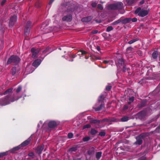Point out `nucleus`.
I'll list each match as a JSON object with an SVG mask.
<instances>
[{
  "mask_svg": "<svg viewBox=\"0 0 160 160\" xmlns=\"http://www.w3.org/2000/svg\"><path fill=\"white\" fill-rule=\"evenodd\" d=\"M22 89V87L21 86H18L16 90V93L14 95L13 97L11 96L12 93L13 92L12 88L8 89L4 93L0 94V95H7L4 98L0 99V106L6 105L18 100L21 97V96H18V93Z\"/></svg>",
  "mask_w": 160,
  "mask_h": 160,
  "instance_id": "nucleus-1",
  "label": "nucleus"
},
{
  "mask_svg": "<svg viewBox=\"0 0 160 160\" xmlns=\"http://www.w3.org/2000/svg\"><path fill=\"white\" fill-rule=\"evenodd\" d=\"M69 4L67 3L66 4H62L60 7V9L62 10H65L67 9L64 12V15L62 18V19L63 21L66 22H70L72 19V13L74 11V9L72 8V6L68 5Z\"/></svg>",
  "mask_w": 160,
  "mask_h": 160,
  "instance_id": "nucleus-2",
  "label": "nucleus"
},
{
  "mask_svg": "<svg viewBox=\"0 0 160 160\" xmlns=\"http://www.w3.org/2000/svg\"><path fill=\"white\" fill-rule=\"evenodd\" d=\"M104 98L103 95H100L98 98V102L93 107V108L96 111H99L101 110L104 106L103 104H102V101Z\"/></svg>",
  "mask_w": 160,
  "mask_h": 160,
  "instance_id": "nucleus-3",
  "label": "nucleus"
},
{
  "mask_svg": "<svg viewBox=\"0 0 160 160\" xmlns=\"http://www.w3.org/2000/svg\"><path fill=\"white\" fill-rule=\"evenodd\" d=\"M122 2H118L114 4H110L108 6L107 8L108 10H115L121 9L123 7Z\"/></svg>",
  "mask_w": 160,
  "mask_h": 160,
  "instance_id": "nucleus-4",
  "label": "nucleus"
},
{
  "mask_svg": "<svg viewBox=\"0 0 160 160\" xmlns=\"http://www.w3.org/2000/svg\"><path fill=\"white\" fill-rule=\"evenodd\" d=\"M20 61V58L16 56H11L8 59L7 62L8 64L12 63L13 65H15L19 63Z\"/></svg>",
  "mask_w": 160,
  "mask_h": 160,
  "instance_id": "nucleus-5",
  "label": "nucleus"
},
{
  "mask_svg": "<svg viewBox=\"0 0 160 160\" xmlns=\"http://www.w3.org/2000/svg\"><path fill=\"white\" fill-rule=\"evenodd\" d=\"M135 14H138V16L141 17H143L147 15L148 13V11L144 9H141V8H138L135 11Z\"/></svg>",
  "mask_w": 160,
  "mask_h": 160,
  "instance_id": "nucleus-6",
  "label": "nucleus"
},
{
  "mask_svg": "<svg viewBox=\"0 0 160 160\" xmlns=\"http://www.w3.org/2000/svg\"><path fill=\"white\" fill-rule=\"evenodd\" d=\"M32 26V23L30 21H28L27 22L26 25L24 34L26 36H27L28 35L29 32L30 31V28Z\"/></svg>",
  "mask_w": 160,
  "mask_h": 160,
  "instance_id": "nucleus-7",
  "label": "nucleus"
},
{
  "mask_svg": "<svg viewBox=\"0 0 160 160\" xmlns=\"http://www.w3.org/2000/svg\"><path fill=\"white\" fill-rule=\"evenodd\" d=\"M17 17L16 16L14 15L10 18L9 21V26H12L16 21Z\"/></svg>",
  "mask_w": 160,
  "mask_h": 160,
  "instance_id": "nucleus-8",
  "label": "nucleus"
},
{
  "mask_svg": "<svg viewBox=\"0 0 160 160\" xmlns=\"http://www.w3.org/2000/svg\"><path fill=\"white\" fill-rule=\"evenodd\" d=\"M124 61L122 58L118 59L116 61V64L117 67L120 68L121 67L124 65Z\"/></svg>",
  "mask_w": 160,
  "mask_h": 160,
  "instance_id": "nucleus-9",
  "label": "nucleus"
},
{
  "mask_svg": "<svg viewBox=\"0 0 160 160\" xmlns=\"http://www.w3.org/2000/svg\"><path fill=\"white\" fill-rule=\"evenodd\" d=\"M142 135L141 134L139 136L136 137V139L137 141L135 142V144L136 145H140L141 144L142 142Z\"/></svg>",
  "mask_w": 160,
  "mask_h": 160,
  "instance_id": "nucleus-10",
  "label": "nucleus"
},
{
  "mask_svg": "<svg viewBox=\"0 0 160 160\" xmlns=\"http://www.w3.org/2000/svg\"><path fill=\"white\" fill-rule=\"evenodd\" d=\"M56 126V123L54 121H50L48 123V127L47 130L49 131L50 130L51 128L55 127Z\"/></svg>",
  "mask_w": 160,
  "mask_h": 160,
  "instance_id": "nucleus-11",
  "label": "nucleus"
},
{
  "mask_svg": "<svg viewBox=\"0 0 160 160\" xmlns=\"http://www.w3.org/2000/svg\"><path fill=\"white\" fill-rule=\"evenodd\" d=\"M40 51L39 49H36L34 48H32L31 49V51L32 53V57L33 58H35L37 54L40 52Z\"/></svg>",
  "mask_w": 160,
  "mask_h": 160,
  "instance_id": "nucleus-12",
  "label": "nucleus"
},
{
  "mask_svg": "<svg viewBox=\"0 0 160 160\" xmlns=\"http://www.w3.org/2000/svg\"><path fill=\"white\" fill-rule=\"evenodd\" d=\"M109 121V120L108 118H105L100 121L98 120H93L92 121V122L94 123H99L101 122H108Z\"/></svg>",
  "mask_w": 160,
  "mask_h": 160,
  "instance_id": "nucleus-13",
  "label": "nucleus"
},
{
  "mask_svg": "<svg viewBox=\"0 0 160 160\" xmlns=\"http://www.w3.org/2000/svg\"><path fill=\"white\" fill-rule=\"evenodd\" d=\"M41 62V61L40 59H37L33 62L32 65L34 67L37 68L40 64Z\"/></svg>",
  "mask_w": 160,
  "mask_h": 160,
  "instance_id": "nucleus-14",
  "label": "nucleus"
},
{
  "mask_svg": "<svg viewBox=\"0 0 160 160\" xmlns=\"http://www.w3.org/2000/svg\"><path fill=\"white\" fill-rule=\"evenodd\" d=\"M31 140V137H30L28 138L27 140H25L23 142H22L21 144L22 147H24L27 145L28 144L30 143V142Z\"/></svg>",
  "mask_w": 160,
  "mask_h": 160,
  "instance_id": "nucleus-15",
  "label": "nucleus"
},
{
  "mask_svg": "<svg viewBox=\"0 0 160 160\" xmlns=\"http://www.w3.org/2000/svg\"><path fill=\"white\" fill-rule=\"evenodd\" d=\"M44 148V146H38L37 147L36 149V150L37 151V152L39 154H41L42 151L43 150Z\"/></svg>",
  "mask_w": 160,
  "mask_h": 160,
  "instance_id": "nucleus-16",
  "label": "nucleus"
},
{
  "mask_svg": "<svg viewBox=\"0 0 160 160\" xmlns=\"http://www.w3.org/2000/svg\"><path fill=\"white\" fill-rule=\"evenodd\" d=\"M92 17L91 16L88 17L86 18H82L81 20L82 22H88L92 19Z\"/></svg>",
  "mask_w": 160,
  "mask_h": 160,
  "instance_id": "nucleus-17",
  "label": "nucleus"
},
{
  "mask_svg": "<svg viewBox=\"0 0 160 160\" xmlns=\"http://www.w3.org/2000/svg\"><path fill=\"white\" fill-rule=\"evenodd\" d=\"M21 147H22V146L21 144H20L18 146L14 148L10 151V152H14L15 151L18 150L20 149Z\"/></svg>",
  "mask_w": 160,
  "mask_h": 160,
  "instance_id": "nucleus-18",
  "label": "nucleus"
},
{
  "mask_svg": "<svg viewBox=\"0 0 160 160\" xmlns=\"http://www.w3.org/2000/svg\"><path fill=\"white\" fill-rule=\"evenodd\" d=\"M88 53L87 52H86L84 51L81 50V51H78V52L77 54H78V55H86Z\"/></svg>",
  "mask_w": 160,
  "mask_h": 160,
  "instance_id": "nucleus-19",
  "label": "nucleus"
},
{
  "mask_svg": "<svg viewBox=\"0 0 160 160\" xmlns=\"http://www.w3.org/2000/svg\"><path fill=\"white\" fill-rule=\"evenodd\" d=\"M5 29L2 25V22L0 20V32L3 33L4 32Z\"/></svg>",
  "mask_w": 160,
  "mask_h": 160,
  "instance_id": "nucleus-20",
  "label": "nucleus"
},
{
  "mask_svg": "<svg viewBox=\"0 0 160 160\" xmlns=\"http://www.w3.org/2000/svg\"><path fill=\"white\" fill-rule=\"evenodd\" d=\"M158 55V52L157 51H154L152 54V57L154 59L157 58Z\"/></svg>",
  "mask_w": 160,
  "mask_h": 160,
  "instance_id": "nucleus-21",
  "label": "nucleus"
},
{
  "mask_svg": "<svg viewBox=\"0 0 160 160\" xmlns=\"http://www.w3.org/2000/svg\"><path fill=\"white\" fill-rule=\"evenodd\" d=\"M46 25H46L45 23H43L41 27V30L43 31V33H47V32H46L45 30H44V29L46 30V28H45L44 27Z\"/></svg>",
  "mask_w": 160,
  "mask_h": 160,
  "instance_id": "nucleus-22",
  "label": "nucleus"
},
{
  "mask_svg": "<svg viewBox=\"0 0 160 160\" xmlns=\"http://www.w3.org/2000/svg\"><path fill=\"white\" fill-rule=\"evenodd\" d=\"M97 133V131L93 128H92L91 131L90 133L92 135L95 134Z\"/></svg>",
  "mask_w": 160,
  "mask_h": 160,
  "instance_id": "nucleus-23",
  "label": "nucleus"
},
{
  "mask_svg": "<svg viewBox=\"0 0 160 160\" xmlns=\"http://www.w3.org/2000/svg\"><path fill=\"white\" fill-rule=\"evenodd\" d=\"M102 154L101 152H97L96 154V158L98 159H99L101 156Z\"/></svg>",
  "mask_w": 160,
  "mask_h": 160,
  "instance_id": "nucleus-24",
  "label": "nucleus"
},
{
  "mask_svg": "<svg viewBox=\"0 0 160 160\" xmlns=\"http://www.w3.org/2000/svg\"><path fill=\"white\" fill-rule=\"evenodd\" d=\"M16 68L15 67H14L12 68L11 70V72L12 75H14L16 73Z\"/></svg>",
  "mask_w": 160,
  "mask_h": 160,
  "instance_id": "nucleus-25",
  "label": "nucleus"
},
{
  "mask_svg": "<svg viewBox=\"0 0 160 160\" xmlns=\"http://www.w3.org/2000/svg\"><path fill=\"white\" fill-rule=\"evenodd\" d=\"M121 120L122 122H126L128 120V118L127 116H124L122 118Z\"/></svg>",
  "mask_w": 160,
  "mask_h": 160,
  "instance_id": "nucleus-26",
  "label": "nucleus"
},
{
  "mask_svg": "<svg viewBox=\"0 0 160 160\" xmlns=\"http://www.w3.org/2000/svg\"><path fill=\"white\" fill-rule=\"evenodd\" d=\"M131 21V18H127L123 20V22L125 23H127Z\"/></svg>",
  "mask_w": 160,
  "mask_h": 160,
  "instance_id": "nucleus-27",
  "label": "nucleus"
},
{
  "mask_svg": "<svg viewBox=\"0 0 160 160\" xmlns=\"http://www.w3.org/2000/svg\"><path fill=\"white\" fill-rule=\"evenodd\" d=\"M134 100V98L133 97H132L129 98V101L128 102V104H130L131 102H132Z\"/></svg>",
  "mask_w": 160,
  "mask_h": 160,
  "instance_id": "nucleus-28",
  "label": "nucleus"
},
{
  "mask_svg": "<svg viewBox=\"0 0 160 160\" xmlns=\"http://www.w3.org/2000/svg\"><path fill=\"white\" fill-rule=\"evenodd\" d=\"M138 38H134L133 39L130 41L128 42V43L129 44H132L134 43V42H135L136 41H137L138 40Z\"/></svg>",
  "mask_w": 160,
  "mask_h": 160,
  "instance_id": "nucleus-29",
  "label": "nucleus"
},
{
  "mask_svg": "<svg viewBox=\"0 0 160 160\" xmlns=\"http://www.w3.org/2000/svg\"><path fill=\"white\" fill-rule=\"evenodd\" d=\"M77 150V148L76 147H73L69 149V151L70 152H75Z\"/></svg>",
  "mask_w": 160,
  "mask_h": 160,
  "instance_id": "nucleus-30",
  "label": "nucleus"
},
{
  "mask_svg": "<svg viewBox=\"0 0 160 160\" xmlns=\"http://www.w3.org/2000/svg\"><path fill=\"white\" fill-rule=\"evenodd\" d=\"M90 137H85L83 138V140L84 142H87L90 139Z\"/></svg>",
  "mask_w": 160,
  "mask_h": 160,
  "instance_id": "nucleus-31",
  "label": "nucleus"
},
{
  "mask_svg": "<svg viewBox=\"0 0 160 160\" xmlns=\"http://www.w3.org/2000/svg\"><path fill=\"white\" fill-rule=\"evenodd\" d=\"M113 29V28L112 26H108L107 28L106 31L107 32H109L112 30Z\"/></svg>",
  "mask_w": 160,
  "mask_h": 160,
  "instance_id": "nucleus-32",
  "label": "nucleus"
},
{
  "mask_svg": "<svg viewBox=\"0 0 160 160\" xmlns=\"http://www.w3.org/2000/svg\"><path fill=\"white\" fill-rule=\"evenodd\" d=\"M128 4H132L134 1V0H126Z\"/></svg>",
  "mask_w": 160,
  "mask_h": 160,
  "instance_id": "nucleus-33",
  "label": "nucleus"
},
{
  "mask_svg": "<svg viewBox=\"0 0 160 160\" xmlns=\"http://www.w3.org/2000/svg\"><path fill=\"white\" fill-rule=\"evenodd\" d=\"M91 127L90 125V124H86L84 125L83 127V129H84L85 128H90Z\"/></svg>",
  "mask_w": 160,
  "mask_h": 160,
  "instance_id": "nucleus-34",
  "label": "nucleus"
},
{
  "mask_svg": "<svg viewBox=\"0 0 160 160\" xmlns=\"http://www.w3.org/2000/svg\"><path fill=\"white\" fill-rule=\"evenodd\" d=\"M7 154V152H4L0 153V158Z\"/></svg>",
  "mask_w": 160,
  "mask_h": 160,
  "instance_id": "nucleus-35",
  "label": "nucleus"
},
{
  "mask_svg": "<svg viewBox=\"0 0 160 160\" xmlns=\"http://www.w3.org/2000/svg\"><path fill=\"white\" fill-rule=\"evenodd\" d=\"M73 134L72 133H68V137L69 138H71L73 137Z\"/></svg>",
  "mask_w": 160,
  "mask_h": 160,
  "instance_id": "nucleus-36",
  "label": "nucleus"
},
{
  "mask_svg": "<svg viewBox=\"0 0 160 160\" xmlns=\"http://www.w3.org/2000/svg\"><path fill=\"white\" fill-rule=\"evenodd\" d=\"M132 50V48L131 47H129L127 48V53H130V52Z\"/></svg>",
  "mask_w": 160,
  "mask_h": 160,
  "instance_id": "nucleus-37",
  "label": "nucleus"
},
{
  "mask_svg": "<svg viewBox=\"0 0 160 160\" xmlns=\"http://www.w3.org/2000/svg\"><path fill=\"white\" fill-rule=\"evenodd\" d=\"M28 155L29 156L31 157L32 158H34V153L33 152H31L28 154Z\"/></svg>",
  "mask_w": 160,
  "mask_h": 160,
  "instance_id": "nucleus-38",
  "label": "nucleus"
},
{
  "mask_svg": "<svg viewBox=\"0 0 160 160\" xmlns=\"http://www.w3.org/2000/svg\"><path fill=\"white\" fill-rule=\"evenodd\" d=\"M97 5V3L95 2H92L91 4L93 8H95L96 7Z\"/></svg>",
  "mask_w": 160,
  "mask_h": 160,
  "instance_id": "nucleus-39",
  "label": "nucleus"
},
{
  "mask_svg": "<svg viewBox=\"0 0 160 160\" xmlns=\"http://www.w3.org/2000/svg\"><path fill=\"white\" fill-rule=\"evenodd\" d=\"M98 8L99 9L101 10H102L103 9V8L102 6L100 4H99L98 5Z\"/></svg>",
  "mask_w": 160,
  "mask_h": 160,
  "instance_id": "nucleus-40",
  "label": "nucleus"
},
{
  "mask_svg": "<svg viewBox=\"0 0 160 160\" xmlns=\"http://www.w3.org/2000/svg\"><path fill=\"white\" fill-rule=\"evenodd\" d=\"M99 135L101 136H104L105 135V133L104 132H101L99 133Z\"/></svg>",
  "mask_w": 160,
  "mask_h": 160,
  "instance_id": "nucleus-41",
  "label": "nucleus"
},
{
  "mask_svg": "<svg viewBox=\"0 0 160 160\" xmlns=\"http://www.w3.org/2000/svg\"><path fill=\"white\" fill-rule=\"evenodd\" d=\"M120 22V21L119 20H117L116 21H115L114 22H113L112 23V24L113 25H115L117 24H118Z\"/></svg>",
  "mask_w": 160,
  "mask_h": 160,
  "instance_id": "nucleus-42",
  "label": "nucleus"
},
{
  "mask_svg": "<svg viewBox=\"0 0 160 160\" xmlns=\"http://www.w3.org/2000/svg\"><path fill=\"white\" fill-rule=\"evenodd\" d=\"M53 18H54L55 19L57 20V19L58 20V18H59V16L58 14L55 15L54 16Z\"/></svg>",
  "mask_w": 160,
  "mask_h": 160,
  "instance_id": "nucleus-43",
  "label": "nucleus"
},
{
  "mask_svg": "<svg viewBox=\"0 0 160 160\" xmlns=\"http://www.w3.org/2000/svg\"><path fill=\"white\" fill-rule=\"evenodd\" d=\"M111 88V87L110 86H107L106 87V89L107 90L109 91Z\"/></svg>",
  "mask_w": 160,
  "mask_h": 160,
  "instance_id": "nucleus-44",
  "label": "nucleus"
},
{
  "mask_svg": "<svg viewBox=\"0 0 160 160\" xmlns=\"http://www.w3.org/2000/svg\"><path fill=\"white\" fill-rule=\"evenodd\" d=\"M75 55H72L71 56V58H70V59L68 60V61H73V58H75Z\"/></svg>",
  "mask_w": 160,
  "mask_h": 160,
  "instance_id": "nucleus-45",
  "label": "nucleus"
},
{
  "mask_svg": "<svg viewBox=\"0 0 160 160\" xmlns=\"http://www.w3.org/2000/svg\"><path fill=\"white\" fill-rule=\"evenodd\" d=\"M131 21L133 22H135L137 21V19L136 18H134L132 19L131 18Z\"/></svg>",
  "mask_w": 160,
  "mask_h": 160,
  "instance_id": "nucleus-46",
  "label": "nucleus"
},
{
  "mask_svg": "<svg viewBox=\"0 0 160 160\" xmlns=\"http://www.w3.org/2000/svg\"><path fill=\"white\" fill-rule=\"evenodd\" d=\"M98 31L97 30H93L92 32V34H96L98 33Z\"/></svg>",
  "mask_w": 160,
  "mask_h": 160,
  "instance_id": "nucleus-47",
  "label": "nucleus"
},
{
  "mask_svg": "<svg viewBox=\"0 0 160 160\" xmlns=\"http://www.w3.org/2000/svg\"><path fill=\"white\" fill-rule=\"evenodd\" d=\"M6 0H3L1 2V5L2 6H3L4 4L6 2Z\"/></svg>",
  "mask_w": 160,
  "mask_h": 160,
  "instance_id": "nucleus-48",
  "label": "nucleus"
},
{
  "mask_svg": "<svg viewBox=\"0 0 160 160\" xmlns=\"http://www.w3.org/2000/svg\"><path fill=\"white\" fill-rule=\"evenodd\" d=\"M54 0H50L48 4L49 5H51L53 2L54 1Z\"/></svg>",
  "mask_w": 160,
  "mask_h": 160,
  "instance_id": "nucleus-49",
  "label": "nucleus"
},
{
  "mask_svg": "<svg viewBox=\"0 0 160 160\" xmlns=\"http://www.w3.org/2000/svg\"><path fill=\"white\" fill-rule=\"evenodd\" d=\"M42 122H41V121H40V122H39V123L38 125V128H39L40 127V124H41V125L42 124Z\"/></svg>",
  "mask_w": 160,
  "mask_h": 160,
  "instance_id": "nucleus-50",
  "label": "nucleus"
},
{
  "mask_svg": "<svg viewBox=\"0 0 160 160\" xmlns=\"http://www.w3.org/2000/svg\"><path fill=\"white\" fill-rule=\"evenodd\" d=\"M128 106L127 105H125L124 106L123 109L124 110L127 109L128 108Z\"/></svg>",
  "mask_w": 160,
  "mask_h": 160,
  "instance_id": "nucleus-51",
  "label": "nucleus"
},
{
  "mask_svg": "<svg viewBox=\"0 0 160 160\" xmlns=\"http://www.w3.org/2000/svg\"><path fill=\"white\" fill-rule=\"evenodd\" d=\"M47 123L46 122L44 123L42 126V128L44 129V128H45V126L47 124Z\"/></svg>",
  "mask_w": 160,
  "mask_h": 160,
  "instance_id": "nucleus-52",
  "label": "nucleus"
},
{
  "mask_svg": "<svg viewBox=\"0 0 160 160\" xmlns=\"http://www.w3.org/2000/svg\"><path fill=\"white\" fill-rule=\"evenodd\" d=\"M108 62H109V61H104L103 62V63H105V64L108 63Z\"/></svg>",
  "mask_w": 160,
  "mask_h": 160,
  "instance_id": "nucleus-53",
  "label": "nucleus"
},
{
  "mask_svg": "<svg viewBox=\"0 0 160 160\" xmlns=\"http://www.w3.org/2000/svg\"><path fill=\"white\" fill-rule=\"evenodd\" d=\"M48 48H47L45 50H44V51H42V52L44 53V52H46L48 50Z\"/></svg>",
  "mask_w": 160,
  "mask_h": 160,
  "instance_id": "nucleus-54",
  "label": "nucleus"
},
{
  "mask_svg": "<svg viewBox=\"0 0 160 160\" xmlns=\"http://www.w3.org/2000/svg\"><path fill=\"white\" fill-rule=\"evenodd\" d=\"M97 49L98 51H99L100 50V47L98 46L97 47Z\"/></svg>",
  "mask_w": 160,
  "mask_h": 160,
  "instance_id": "nucleus-55",
  "label": "nucleus"
},
{
  "mask_svg": "<svg viewBox=\"0 0 160 160\" xmlns=\"http://www.w3.org/2000/svg\"><path fill=\"white\" fill-rule=\"evenodd\" d=\"M144 3V1H142L140 2V4H142Z\"/></svg>",
  "mask_w": 160,
  "mask_h": 160,
  "instance_id": "nucleus-56",
  "label": "nucleus"
},
{
  "mask_svg": "<svg viewBox=\"0 0 160 160\" xmlns=\"http://www.w3.org/2000/svg\"><path fill=\"white\" fill-rule=\"evenodd\" d=\"M89 55H88V56H85V58L86 59H88V58H89Z\"/></svg>",
  "mask_w": 160,
  "mask_h": 160,
  "instance_id": "nucleus-57",
  "label": "nucleus"
},
{
  "mask_svg": "<svg viewBox=\"0 0 160 160\" xmlns=\"http://www.w3.org/2000/svg\"><path fill=\"white\" fill-rule=\"evenodd\" d=\"M123 71H125V70L126 69V68L125 67H123Z\"/></svg>",
  "mask_w": 160,
  "mask_h": 160,
  "instance_id": "nucleus-58",
  "label": "nucleus"
},
{
  "mask_svg": "<svg viewBox=\"0 0 160 160\" xmlns=\"http://www.w3.org/2000/svg\"><path fill=\"white\" fill-rule=\"evenodd\" d=\"M33 71V70L32 71H29V73H32V72Z\"/></svg>",
  "mask_w": 160,
  "mask_h": 160,
  "instance_id": "nucleus-59",
  "label": "nucleus"
},
{
  "mask_svg": "<svg viewBox=\"0 0 160 160\" xmlns=\"http://www.w3.org/2000/svg\"><path fill=\"white\" fill-rule=\"evenodd\" d=\"M28 67H29V66H27V67H26V69H27L28 68Z\"/></svg>",
  "mask_w": 160,
  "mask_h": 160,
  "instance_id": "nucleus-60",
  "label": "nucleus"
},
{
  "mask_svg": "<svg viewBox=\"0 0 160 160\" xmlns=\"http://www.w3.org/2000/svg\"><path fill=\"white\" fill-rule=\"evenodd\" d=\"M77 125L78 126V125H79V124H78V123L77 124Z\"/></svg>",
  "mask_w": 160,
  "mask_h": 160,
  "instance_id": "nucleus-61",
  "label": "nucleus"
},
{
  "mask_svg": "<svg viewBox=\"0 0 160 160\" xmlns=\"http://www.w3.org/2000/svg\"><path fill=\"white\" fill-rule=\"evenodd\" d=\"M49 53V52L48 53L46 54V55H47V54H48V53Z\"/></svg>",
  "mask_w": 160,
  "mask_h": 160,
  "instance_id": "nucleus-62",
  "label": "nucleus"
},
{
  "mask_svg": "<svg viewBox=\"0 0 160 160\" xmlns=\"http://www.w3.org/2000/svg\"><path fill=\"white\" fill-rule=\"evenodd\" d=\"M1 49V48L0 47V49Z\"/></svg>",
  "mask_w": 160,
  "mask_h": 160,
  "instance_id": "nucleus-63",
  "label": "nucleus"
}]
</instances>
